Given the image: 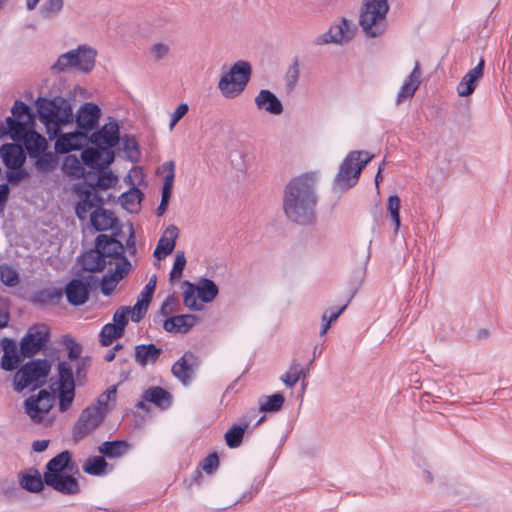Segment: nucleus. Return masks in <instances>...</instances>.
I'll use <instances>...</instances> for the list:
<instances>
[{
  "label": "nucleus",
  "mask_w": 512,
  "mask_h": 512,
  "mask_svg": "<svg viewBox=\"0 0 512 512\" xmlns=\"http://www.w3.org/2000/svg\"><path fill=\"white\" fill-rule=\"evenodd\" d=\"M300 75L299 63L298 60L295 59L293 64L289 67L287 71V83L286 86L289 90H293L298 82Z\"/></svg>",
  "instance_id": "obj_59"
},
{
  "label": "nucleus",
  "mask_w": 512,
  "mask_h": 512,
  "mask_svg": "<svg viewBox=\"0 0 512 512\" xmlns=\"http://www.w3.org/2000/svg\"><path fill=\"white\" fill-rule=\"evenodd\" d=\"M90 222L96 231H106L115 226L117 218L112 211L97 207L90 214Z\"/></svg>",
  "instance_id": "obj_33"
},
{
  "label": "nucleus",
  "mask_w": 512,
  "mask_h": 512,
  "mask_svg": "<svg viewBox=\"0 0 512 512\" xmlns=\"http://www.w3.org/2000/svg\"><path fill=\"white\" fill-rule=\"evenodd\" d=\"M219 466V458L216 453L209 454L202 463V469L207 474H212Z\"/></svg>",
  "instance_id": "obj_63"
},
{
  "label": "nucleus",
  "mask_w": 512,
  "mask_h": 512,
  "mask_svg": "<svg viewBox=\"0 0 512 512\" xmlns=\"http://www.w3.org/2000/svg\"><path fill=\"white\" fill-rule=\"evenodd\" d=\"M148 300L141 297L137 298L136 304L131 308V320L133 322H139L147 312L149 306Z\"/></svg>",
  "instance_id": "obj_57"
},
{
  "label": "nucleus",
  "mask_w": 512,
  "mask_h": 512,
  "mask_svg": "<svg viewBox=\"0 0 512 512\" xmlns=\"http://www.w3.org/2000/svg\"><path fill=\"white\" fill-rule=\"evenodd\" d=\"M143 193L138 188H131L129 191L123 193L120 197V203L123 208L129 212L136 211L142 200Z\"/></svg>",
  "instance_id": "obj_42"
},
{
  "label": "nucleus",
  "mask_w": 512,
  "mask_h": 512,
  "mask_svg": "<svg viewBox=\"0 0 512 512\" xmlns=\"http://www.w3.org/2000/svg\"><path fill=\"white\" fill-rule=\"evenodd\" d=\"M116 264V269L113 273H111L118 281L122 280L129 272L131 268L130 261L122 256Z\"/></svg>",
  "instance_id": "obj_61"
},
{
  "label": "nucleus",
  "mask_w": 512,
  "mask_h": 512,
  "mask_svg": "<svg viewBox=\"0 0 512 512\" xmlns=\"http://www.w3.org/2000/svg\"><path fill=\"white\" fill-rule=\"evenodd\" d=\"M7 487L1 488L3 496L8 500L21 499L24 491L38 493L44 489L46 482H5Z\"/></svg>",
  "instance_id": "obj_24"
},
{
  "label": "nucleus",
  "mask_w": 512,
  "mask_h": 512,
  "mask_svg": "<svg viewBox=\"0 0 512 512\" xmlns=\"http://www.w3.org/2000/svg\"><path fill=\"white\" fill-rule=\"evenodd\" d=\"M162 169L167 174L164 178V183H163V187H162L161 202L156 210V214L159 217L162 216L166 212V210L168 208L169 200L171 198L172 188H173V183H174V178H175L174 162L173 161L165 162L162 165Z\"/></svg>",
  "instance_id": "obj_27"
},
{
  "label": "nucleus",
  "mask_w": 512,
  "mask_h": 512,
  "mask_svg": "<svg viewBox=\"0 0 512 512\" xmlns=\"http://www.w3.org/2000/svg\"><path fill=\"white\" fill-rule=\"evenodd\" d=\"M59 381L61 387L74 386L73 369L71 364L62 361L58 364Z\"/></svg>",
  "instance_id": "obj_50"
},
{
  "label": "nucleus",
  "mask_w": 512,
  "mask_h": 512,
  "mask_svg": "<svg viewBox=\"0 0 512 512\" xmlns=\"http://www.w3.org/2000/svg\"><path fill=\"white\" fill-rule=\"evenodd\" d=\"M130 449V444L125 440L105 441L99 447V453L105 458L115 459L124 456Z\"/></svg>",
  "instance_id": "obj_36"
},
{
  "label": "nucleus",
  "mask_w": 512,
  "mask_h": 512,
  "mask_svg": "<svg viewBox=\"0 0 512 512\" xmlns=\"http://www.w3.org/2000/svg\"><path fill=\"white\" fill-rule=\"evenodd\" d=\"M309 373V369H304L297 359H293L288 370L280 377V380L286 387L292 388L296 385L301 377L305 378Z\"/></svg>",
  "instance_id": "obj_40"
},
{
  "label": "nucleus",
  "mask_w": 512,
  "mask_h": 512,
  "mask_svg": "<svg viewBox=\"0 0 512 512\" xmlns=\"http://www.w3.org/2000/svg\"><path fill=\"white\" fill-rule=\"evenodd\" d=\"M50 337V330L45 324L31 326L20 342V353L23 357H32L46 345Z\"/></svg>",
  "instance_id": "obj_10"
},
{
  "label": "nucleus",
  "mask_w": 512,
  "mask_h": 512,
  "mask_svg": "<svg viewBox=\"0 0 512 512\" xmlns=\"http://www.w3.org/2000/svg\"><path fill=\"white\" fill-rule=\"evenodd\" d=\"M0 155L4 165L9 169L21 168L26 160L24 149L17 143L3 144Z\"/></svg>",
  "instance_id": "obj_23"
},
{
  "label": "nucleus",
  "mask_w": 512,
  "mask_h": 512,
  "mask_svg": "<svg viewBox=\"0 0 512 512\" xmlns=\"http://www.w3.org/2000/svg\"><path fill=\"white\" fill-rule=\"evenodd\" d=\"M178 235V228L175 225H169L158 241L156 249L153 253L154 257L161 260L162 258L171 254L175 248Z\"/></svg>",
  "instance_id": "obj_29"
},
{
  "label": "nucleus",
  "mask_w": 512,
  "mask_h": 512,
  "mask_svg": "<svg viewBox=\"0 0 512 512\" xmlns=\"http://www.w3.org/2000/svg\"><path fill=\"white\" fill-rule=\"evenodd\" d=\"M118 282L119 281L117 278H115L112 274L104 275L100 282V288L103 295H110L114 291Z\"/></svg>",
  "instance_id": "obj_62"
},
{
  "label": "nucleus",
  "mask_w": 512,
  "mask_h": 512,
  "mask_svg": "<svg viewBox=\"0 0 512 512\" xmlns=\"http://www.w3.org/2000/svg\"><path fill=\"white\" fill-rule=\"evenodd\" d=\"M46 484L67 495H74L80 491L79 482H46Z\"/></svg>",
  "instance_id": "obj_54"
},
{
  "label": "nucleus",
  "mask_w": 512,
  "mask_h": 512,
  "mask_svg": "<svg viewBox=\"0 0 512 512\" xmlns=\"http://www.w3.org/2000/svg\"><path fill=\"white\" fill-rule=\"evenodd\" d=\"M252 74V67L249 62L239 60L224 73L217 85V88L227 99L239 96L247 87Z\"/></svg>",
  "instance_id": "obj_7"
},
{
  "label": "nucleus",
  "mask_w": 512,
  "mask_h": 512,
  "mask_svg": "<svg viewBox=\"0 0 512 512\" xmlns=\"http://www.w3.org/2000/svg\"><path fill=\"white\" fill-rule=\"evenodd\" d=\"M284 401L285 398L281 393L266 396L259 401V411L277 412L282 408Z\"/></svg>",
  "instance_id": "obj_44"
},
{
  "label": "nucleus",
  "mask_w": 512,
  "mask_h": 512,
  "mask_svg": "<svg viewBox=\"0 0 512 512\" xmlns=\"http://www.w3.org/2000/svg\"><path fill=\"white\" fill-rule=\"evenodd\" d=\"M198 366L197 356L187 351L172 366V374L184 385L190 383Z\"/></svg>",
  "instance_id": "obj_16"
},
{
  "label": "nucleus",
  "mask_w": 512,
  "mask_h": 512,
  "mask_svg": "<svg viewBox=\"0 0 512 512\" xmlns=\"http://www.w3.org/2000/svg\"><path fill=\"white\" fill-rule=\"evenodd\" d=\"M55 398L53 394L45 389L37 394L29 396L24 401L25 413L31 421L36 424L42 423L54 405Z\"/></svg>",
  "instance_id": "obj_9"
},
{
  "label": "nucleus",
  "mask_w": 512,
  "mask_h": 512,
  "mask_svg": "<svg viewBox=\"0 0 512 512\" xmlns=\"http://www.w3.org/2000/svg\"><path fill=\"white\" fill-rule=\"evenodd\" d=\"M189 110L188 104L181 103L171 115L169 128L172 130L175 125L187 114Z\"/></svg>",
  "instance_id": "obj_64"
},
{
  "label": "nucleus",
  "mask_w": 512,
  "mask_h": 512,
  "mask_svg": "<svg viewBox=\"0 0 512 512\" xmlns=\"http://www.w3.org/2000/svg\"><path fill=\"white\" fill-rule=\"evenodd\" d=\"M186 265V257L183 251H178L174 260L172 270L170 271V280L174 281L182 277Z\"/></svg>",
  "instance_id": "obj_55"
},
{
  "label": "nucleus",
  "mask_w": 512,
  "mask_h": 512,
  "mask_svg": "<svg viewBox=\"0 0 512 512\" xmlns=\"http://www.w3.org/2000/svg\"><path fill=\"white\" fill-rule=\"evenodd\" d=\"M50 370L51 365L46 359L27 362L14 375V390L21 392L28 387L36 389L42 386Z\"/></svg>",
  "instance_id": "obj_8"
},
{
  "label": "nucleus",
  "mask_w": 512,
  "mask_h": 512,
  "mask_svg": "<svg viewBox=\"0 0 512 512\" xmlns=\"http://www.w3.org/2000/svg\"><path fill=\"white\" fill-rule=\"evenodd\" d=\"M421 67L419 61L415 62L412 72L404 80V83L399 89L397 94L396 103L401 104L404 100L410 99L414 96L421 83Z\"/></svg>",
  "instance_id": "obj_25"
},
{
  "label": "nucleus",
  "mask_w": 512,
  "mask_h": 512,
  "mask_svg": "<svg viewBox=\"0 0 512 512\" xmlns=\"http://www.w3.org/2000/svg\"><path fill=\"white\" fill-rule=\"evenodd\" d=\"M161 354L162 349L156 347L153 343L139 344L135 346L134 360L139 366L146 367L147 365H154Z\"/></svg>",
  "instance_id": "obj_30"
},
{
  "label": "nucleus",
  "mask_w": 512,
  "mask_h": 512,
  "mask_svg": "<svg viewBox=\"0 0 512 512\" xmlns=\"http://www.w3.org/2000/svg\"><path fill=\"white\" fill-rule=\"evenodd\" d=\"M317 174L303 173L291 179L285 186L282 209L286 218L295 224L308 226L316 222L318 204Z\"/></svg>",
  "instance_id": "obj_1"
},
{
  "label": "nucleus",
  "mask_w": 512,
  "mask_h": 512,
  "mask_svg": "<svg viewBox=\"0 0 512 512\" xmlns=\"http://www.w3.org/2000/svg\"><path fill=\"white\" fill-rule=\"evenodd\" d=\"M63 168L68 175L77 178L81 177L84 172L81 162L75 156L66 157Z\"/></svg>",
  "instance_id": "obj_51"
},
{
  "label": "nucleus",
  "mask_w": 512,
  "mask_h": 512,
  "mask_svg": "<svg viewBox=\"0 0 512 512\" xmlns=\"http://www.w3.org/2000/svg\"><path fill=\"white\" fill-rule=\"evenodd\" d=\"M101 110L98 105L88 102L83 104L76 114V123L80 131L88 134L98 124Z\"/></svg>",
  "instance_id": "obj_19"
},
{
  "label": "nucleus",
  "mask_w": 512,
  "mask_h": 512,
  "mask_svg": "<svg viewBox=\"0 0 512 512\" xmlns=\"http://www.w3.org/2000/svg\"><path fill=\"white\" fill-rule=\"evenodd\" d=\"M197 296L203 303L212 302L218 295L219 289L214 281L208 278H201L195 285Z\"/></svg>",
  "instance_id": "obj_41"
},
{
  "label": "nucleus",
  "mask_w": 512,
  "mask_h": 512,
  "mask_svg": "<svg viewBox=\"0 0 512 512\" xmlns=\"http://www.w3.org/2000/svg\"><path fill=\"white\" fill-rule=\"evenodd\" d=\"M143 399L147 402L155 404L161 409H167L172 402L171 394L160 386L149 387L144 391Z\"/></svg>",
  "instance_id": "obj_35"
},
{
  "label": "nucleus",
  "mask_w": 512,
  "mask_h": 512,
  "mask_svg": "<svg viewBox=\"0 0 512 512\" xmlns=\"http://www.w3.org/2000/svg\"><path fill=\"white\" fill-rule=\"evenodd\" d=\"M81 264L85 271L100 272L107 266V260H103L100 250L95 247L81 256Z\"/></svg>",
  "instance_id": "obj_37"
},
{
  "label": "nucleus",
  "mask_w": 512,
  "mask_h": 512,
  "mask_svg": "<svg viewBox=\"0 0 512 512\" xmlns=\"http://www.w3.org/2000/svg\"><path fill=\"white\" fill-rule=\"evenodd\" d=\"M124 331L113 323L105 324L99 333V342L102 346H109L115 339L122 337Z\"/></svg>",
  "instance_id": "obj_43"
},
{
  "label": "nucleus",
  "mask_w": 512,
  "mask_h": 512,
  "mask_svg": "<svg viewBox=\"0 0 512 512\" xmlns=\"http://www.w3.org/2000/svg\"><path fill=\"white\" fill-rule=\"evenodd\" d=\"M63 7V0H47L42 6L41 12L44 17L48 18L57 14Z\"/></svg>",
  "instance_id": "obj_60"
},
{
  "label": "nucleus",
  "mask_w": 512,
  "mask_h": 512,
  "mask_svg": "<svg viewBox=\"0 0 512 512\" xmlns=\"http://www.w3.org/2000/svg\"><path fill=\"white\" fill-rule=\"evenodd\" d=\"M102 198L97 194L89 190H85L81 194V200L75 207V212L80 220L87 219L88 215L91 214L92 209L100 207Z\"/></svg>",
  "instance_id": "obj_32"
},
{
  "label": "nucleus",
  "mask_w": 512,
  "mask_h": 512,
  "mask_svg": "<svg viewBox=\"0 0 512 512\" xmlns=\"http://www.w3.org/2000/svg\"><path fill=\"white\" fill-rule=\"evenodd\" d=\"M43 480H76L72 475H62L66 470H72L71 454L68 450L62 451L53 457L46 465Z\"/></svg>",
  "instance_id": "obj_14"
},
{
  "label": "nucleus",
  "mask_w": 512,
  "mask_h": 512,
  "mask_svg": "<svg viewBox=\"0 0 512 512\" xmlns=\"http://www.w3.org/2000/svg\"><path fill=\"white\" fill-rule=\"evenodd\" d=\"M131 307L121 306L113 314V324L125 331V327L129 322V316L131 315Z\"/></svg>",
  "instance_id": "obj_56"
},
{
  "label": "nucleus",
  "mask_w": 512,
  "mask_h": 512,
  "mask_svg": "<svg viewBox=\"0 0 512 512\" xmlns=\"http://www.w3.org/2000/svg\"><path fill=\"white\" fill-rule=\"evenodd\" d=\"M346 307L347 305H343L340 308L332 307L323 313L321 317L322 328L320 330V336H324L327 333L331 323L337 320V318L345 311Z\"/></svg>",
  "instance_id": "obj_46"
},
{
  "label": "nucleus",
  "mask_w": 512,
  "mask_h": 512,
  "mask_svg": "<svg viewBox=\"0 0 512 512\" xmlns=\"http://www.w3.org/2000/svg\"><path fill=\"white\" fill-rule=\"evenodd\" d=\"M261 489V482H232L229 488L232 493L231 501L234 503L248 502Z\"/></svg>",
  "instance_id": "obj_28"
},
{
  "label": "nucleus",
  "mask_w": 512,
  "mask_h": 512,
  "mask_svg": "<svg viewBox=\"0 0 512 512\" xmlns=\"http://www.w3.org/2000/svg\"><path fill=\"white\" fill-rule=\"evenodd\" d=\"M373 155L367 151H351L340 164L333 181V189L344 192L352 188L359 180L362 169L372 160Z\"/></svg>",
  "instance_id": "obj_5"
},
{
  "label": "nucleus",
  "mask_w": 512,
  "mask_h": 512,
  "mask_svg": "<svg viewBox=\"0 0 512 512\" xmlns=\"http://www.w3.org/2000/svg\"><path fill=\"white\" fill-rule=\"evenodd\" d=\"M104 411L99 406H88L80 414L73 428L75 439H83L94 431L104 419Z\"/></svg>",
  "instance_id": "obj_13"
},
{
  "label": "nucleus",
  "mask_w": 512,
  "mask_h": 512,
  "mask_svg": "<svg viewBox=\"0 0 512 512\" xmlns=\"http://www.w3.org/2000/svg\"><path fill=\"white\" fill-rule=\"evenodd\" d=\"M388 12V0H363L359 25L366 37L377 38L386 32Z\"/></svg>",
  "instance_id": "obj_4"
},
{
  "label": "nucleus",
  "mask_w": 512,
  "mask_h": 512,
  "mask_svg": "<svg viewBox=\"0 0 512 512\" xmlns=\"http://www.w3.org/2000/svg\"><path fill=\"white\" fill-rule=\"evenodd\" d=\"M256 409H251L246 416L241 419L239 424H234L225 433V441L229 448H237L241 445L244 433L249 427L252 418L256 416Z\"/></svg>",
  "instance_id": "obj_26"
},
{
  "label": "nucleus",
  "mask_w": 512,
  "mask_h": 512,
  "mask_svg": "<svg viewBox=\"0 0 512 512\" xmlns=\"http://www.w3.org/2000/svg\"><path fill=\"white\" fill-rule=\"evenodd\" d=\"M255 105L259 111L271 115H281L284 111L281 100L270 90L261 89L254 98Z\"/></svg>",
  "instance_id": "obj_21"
},
{
  "label": "nucleus",
  "mask_w": 512,
  "mask_h": 512,
  "mask_svg": "<svg viewBox=\"0 0 512 512\" xmlns=\"http://www.w3.org/2000/svg\"><path fill=\"white\" fill-rule=\"evenodd\" d=\"M186 289L183 292V302L184 305L193 311H200L203 308V305L197 301V290L195 285L185 281Z\"/></svg>",
  "instance_id": "obj_45"
},
{
  "label": "nucleus",
  "mask_w": 512,
  "mask_h": 512,
  "mask_svg": "<svg viewBox=\"0 0 512 512\" xmlns=\"http://www.w3.org/2000/svg\"><path fill=\"white\" fill-rule=\"evenodd\" d=\"M63 296V291L58 288L49 287L36 291L31 296V301L40 306L57 304Z\"/></svg>",
  "instance_id": "obj_38"
},
{
  "label": "nucleus",
  "mask_w": 512,
  "mask_h": 512,
  "mask_svg": "<svg viewBox=\"0 0 512 512\" xmlns=\"http://www.w3.org/2000/svg\"><path fill=\"white\" fill-rule=\"evenodd\" d=\"M90 143L95 146L106 145V148L115 147L119 143V126L116 121L106 123L101 129L89 137Z\"/></svg>",
  "instance_id": "obj_20"
},
{
  "label": "nucleus",
  "mask_w": 512,
  "mask_h": 512,
  "mask_svg": "<svg viewBox=\"0 0 512 512\" xmlns=\"http://www.w3.org/2000/svg\"><path fill=\"white\" fill-rule=\"evenodd\" d=\"M12 116L6 118V129L2 132L17 142H22L30 157H37L47 149L46 139L34 130V116L27 104L17 100L12 107Z\"/></svg>",
  "instance_id": "obj_2"
},
{
  "label": "nucleus",
  "mask_w": 512,
  "mask_h": 512,
  "mask_svg": "<svg viewBox=\"0 0 512 512\" xmlns=\"http://www.w3.org/2000/svg\"><path fill=\"white\" fill-rule=\"evenodd\" d=\"M2 343L4 353L1 358V368L6 371H12L16 369L21 362L17 345L13 340L7 338H5Z\"/></svg>",
  "instance_id": "obj_34"
},
{
  "label": "nucleus",
  "mask_w": 512,
  "mask_h": 512,
  "mask_svg": "<svg viewBox=\"0 0 512 512\" xmlns=\"http://www.w3.org/2000/svg\"><path fill=\"white\" fill-rule=\"evenodd\" d=\"M36 109L40 122L46 127L50 139H54L61 132L64 125L73 122V111L70 102L56 96L48 99L39 97L36 100Z\"/></svg>",
  "instance_id": "obj_3"
},
{
  "label": "nucleus",
  "mask_w": 512,
  "mask_h": 512,
  "mask_svg": "<svg viewBox=\"0 0 512 512\" xmlns=\"http://www.w3.org/2000/svg\"><path fill=\"white\" fill-rule=\"evenodd\" d=\"M400 206L401 200L397 195H390L387 201V211L394 222V232L397 233L400 227Z\"/></svg>",
  "instance_id": "obj_47"
},
{
  "label": "nucleus",
  "mask_w": 512,
  "mask_h": 512,
  "mask_svg": "<svg viewBox=\"0 0 512 512\" xmlns=\"http://www.w3.org/2000/svg\"><path fill=\"white\" fill-rule=\"evenodd\" d=\"M83 163L93 170H103L114 161V153L103 146H95L82 151Z\"/></svg>",
  "instance_id": "obj_15"
},
{
  "label": "nucleus",
  "mask_w": 512,
  "mask_h": 512,
  "mask_svg": "<svg viewBox=\"0 0 512 512\" xmlns=\"http://www.w3.org/2000/svg\"><path fill=\"white\" fill-rule=\"evenodd\" d=\"M95 246L100 250L103 260H107V265L124 256L123 244L113 237L100 234L95 240Z\"/></svg>",
  "instance_id": "obj_18"
},
{
  "label": "nucleus",
  "mask_w": 512,
  "mask_h": 512,
  "mask_svg": "<svg viewBox=\"0 0 512 512\" xmlns=\"http://www.w3.org/2000/svg\"><path fill=\"white\" fill-rule=\"evenodd\" d=\"M484 66L485 60L481 58L478 64L464 75L457 85V93L459 96L467 97L474 92L477 82L483 77Z\"/></svg>",
  "instance_id": "obj_22"
},
{
  "label": "nucleus",
  "mask_w": 512,
  "mask_h": 512,
  "mask_svg": "<svg viewBox=\"0 0 512 512\" xmlns=\"http://www.w3.org/2000/svg\"><path fill=\"white\" fill-rule=\"evenodd\" d=\"M55 138H57L55 142V150L60 154H66L73 150H80L84 145L90 142L88 134L80 131L79 129L66 134H61L60 132Z\"/></svg>",
  "instance_id": "obj_17"
},
{
  "label": "nucleus",
  "mask_w": 512,
  "mask_h": 512,
  "mask_svg": "<svg viewBox=\"0 0 512 512\" xmlns=\"http://www.w3.org/2000/svg\"><path fill=\"white\" fill-rule=\"evenodd\" d=\"M112 469L113 466L102 455L89 457L83 465L84 472L93 476H104Z\"/></svg>",
  "instance_id": "obj_39"
},
{
  "label": "nucleus",
  "mask_w": 512,
  "mask_h": 512,
  "mask_svg": "<svg viewBox=\"0 0 512 512\" xmlns=\"http://www.w3.org/2000/svg\"><path fill=\"white\" fill-rule=\"evenodd\" d=\"M34 158L36 159L35 167L38 171L49 172L54 169L55 161L51 153H46L44 151L42 154H39V156Z\"/></svg>",
  "instance_id": "obj_53"
},
{
  "label": "nucleus",
  "mask_w": 512,
  "mask_h": 512,
  "mask_svg": "<svg viewBox=\"0 0 512 512\" xmlns=\"http://www.w3.org/2000/svg\"><path fill=\"white\" fill-rule=\"evenodd\" d=\"M96 56L97 51L94 48L86 44L79 45L76 49L61 54L50 69L54 74L70 70L89 73L95 66Z\"/></svg>",
  "instance_id": "obj_6"
},
{
  "label": "nucleus",
  "mask_w": 512,
  "mask_h": 512,
  "mask_svg": "<svg viewBox=\"0 0 512 512\" xmlns=\"http://www.w3.org/2000/svg\"><path fill=\"white\" fill-rule=\"evenodd\" d=\"M354 37L353 23L346 18H341L337 23L333 24L328 31L315 38V45L325 44H345Z\"/></svg>",
  "instance_id": "obj_12"
},
{
  "label": "nucleus",
  "mask_w": 512,
  "mask_h": 512,
  "mask_svg": "<svg viewBox=\"0 0 512 512\" xmlns=\"http://www.w3.org/2000/svg\"><path fill=\"white\" fill-rule=\"evenodd\" d=\"M74 386L61 387L59 392V410L65 412L74 400Z\"/></svg>",
  "instance_id": "obj_52"
},
{
  "label": "nucleus",
  "mask_w": 512,
  "mask_h": 512,
  "mask_svg": "<svg viewBox=\"0 0 512 512\" xmlns=\"http://www.w3.org/2000/svg\"><path fill=\"white\" fill-rule=\"evenodd\" d=\"M0 280L8 287H15L19 284V274L12 266L8 264H1Z\"/></svg>",
  "instance_id": "obj_48"
},
{
  "label": "nucleus",
  "mask_w": 512,
  "mask_h": 512,
  "mask_svg": "<svg viewBox=\"0 0 512 512\" xmlns=\"http://www.w3.org/2000/svg\"><path fill=\"white\" fill-rule=\"evenodd\" d=\"M98 285L95 276L89 274L81 279H72L65 287L67 301L73 306H81L89 299L90 292Z\"/></svg>",
  "instance_id": "obj_11"
},
{
  "label": "nucleus",
  "mask_w": 512,
  "mask_h": 512,
  "mask_svg": "<svg viewBox=\"0 0 512 512\" xmlns=\"http://www.w3.org/2000/svg\"><path fill=\"white\" fill-rule=\"evenodd\" d=\"M98 171L97 181L94 183L96 184V188L108 189L117 181L116 176H114L112 172H106L103 170Z\"/></svg>",
  "instance_id": "obj_58"
},
{
  "label": "nucleus",
  "mask_w": 512,
  "mask_h": 512,
  "mask_svg": "<svg viewBox=\"0 0 512 512\" xmlns=\"http://www.w3.org/2000/svg\"><path fill=\"white\" fill-rule=\"evenodd\" d=\"M122 149L127 154V158L132 161L136 162L139 159V145L135 137L125 135L122 138Z\"/></svg>",
  "instance_id": "obj_49"
},
{
  "label": "nucleus",
  "mask_w": 512,
  "mask_h": 512,
  "mask_svg": "<svg viewBox=\"0 0 512 512\" xmlns=\"http://www.w3.org/2000/svg\"><path fill=\"white\" fill-rule=\"evenodd\" d=\"M197 319L198 317L193 314L172 316L164 321L163 328L169 333H187Z\"/></svg>",
  "instance_id": "obj_31"
}]
</instances>
